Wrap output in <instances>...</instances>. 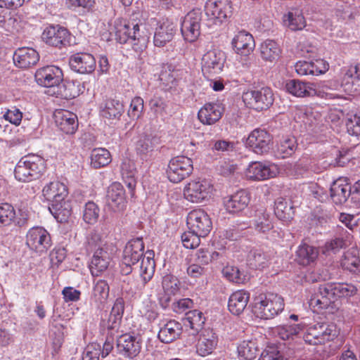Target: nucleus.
Masks as SVG:
<instances>
[{
	"label": "nucleus",
	"instance_id": "nucleus-27",
	"mask_svg": "<svg viewBox=\"0 0 360 360\" xmlns=\"http://www.w3.org/2000/svg\"><path fill=\"white\" fill-rule=\"evenodd\" d=\"M249 202V195L243 190L238 191L224 200V205L226 210L232 214L243 211L247 207Z\"/></svg>",
	"mask_w": 360,
	"mask_h": 360
},
{
	"label": "nucleus",
	"instance_id": "nucleus-50",
	"mask_svg": "<svg viewBox=\"0 0 360 360\" xmlns=\"http://www.w3.org/2000/svg\"><path fill=\"white\" fill-rule=\"evenodd\" d=\"M239 357L245 360H253L256 358L258 347L255 339L245 340L238 346Z\"/></svg>",
	"mask_w": 360,
	"mask_h": 360
},
{
	"label": "nucleus",
	"instance_id": "nucleus-13",
	"mask_svg": "<svg viewBox=\"0 0 360 360\" xmlns=\"http://www.w3.org/2000/svg\"><path fill=\"white\" fill-rule=\"evenodd\" d=\"M201 20L200 9H193L185 15L181 25V32L185 40L193 42L198 38Z\"/></svg>",
	"mask_w": 360,
	"mask_h": 360
},
{
	"label": "nucleus",
	"instance_id": "nucleus-52",
	"mask_svg": "<svg viewBox=\"0 0 360 360\" xmlns=\"http://www.w3.org/2000/svg\"><path fill=\"white\" fill-rule=\"evenodd\" d=\"M185 320L194 332L198 333L202 328L205 322V317L202 311L194 309L186 313Z\"/></svg>",
	"mask_w": 360,
	"mask_h": 360
},
{
	"label": "nucleus",
	"instance_id": "nucleus-64",
	"mask_svg": "<svg viewBox=\"0 0 360 360\" xmlns=\"http://www.w3.org/2000/svg\"><path fill=\"white\" fill-rule=\"evenodd\" d=\"M196 233H193L192 230L184 232L181 235V242L183 245L188 249H194L199 246L200 243V238Z\"/></svg>",
	"mask_w": 360,
	"mask_h": 360
},
{
	"label": "nucleus",
	"instance_id": "nucleus-11",
	"mask_svg": "<svg viewBox=\"0 0 360 360\" xmlns=\"http://www.w3.org/2000/svg\"><path fill=\"white\" fill-rule=\"evenodd\" d=\"M242 98L247 106L257 111L269 108L274 101L272 89L266 86L248 91L243 93Z\"/></svg>",
	"mask_w": 360,
	"mask_h": 360
},
{
	"label": "nucleus",
	"instance_id": "nucleus-26",
	"mask_svg": "<svg viewBox=\"0 0 360 360\" xmlns=\"http://www.w3.org/2000/svg\"><path fill=\"white\" fill-rule=\"evenodd\" d=\"M218 342L217 335L212 329L207 328L202 330L196 345L197 353L205 356L212 354Z\"/></svg>",
	"mask_w": 360,
	"mask_h": 360
},
{
	"label": "nucleus",
	"instance_id": "nucleus-16",
	"mask_svg": "<svg viewBox=\"0 0 360 360\" xmlns=\"http://www.w3.org/2000/svg\"><path fill=\"white\" fill-rule=\"evenodd\" d=\"M225 54L223 51L213 49L207 51L202 58V71L209 78L219 74L224 68Z\"/></svg>",
	"mask_w": 360,
	"mask_h": 360
},
{
	"label": "nucleus",
	"instance_id": "nucleus-39",
	"mask_svg": "<svg viewBox=\"0 0 360 360\" xmlns=\"http://www.w3.org/2000/svg\"><path fill=\"white\" fill-rule=\"evenodd\" d=\"M250 299V294L245 290L233 292L228 302L229 310L234 315L240 314L245 309Z\"/></svg>",
	"mask_w": 360,
	"mask_h": 360
},
{
	"label": "nucleus",
	"instance_id": "nucleus-12",
	"mask_svg": "<svg viewBox=\"0 0 360 360\" xmlns=\"http://www.w3.org/2000/svg\"><path fill=\"white\" fill-rule=\"evenodd\" d=\"M70 37L68 30L60 25H49L41 34V39L46 45L58 49L70 44Z\"/></svg>",
	"mask_w": 360,
	"mask_h": 360
},
{
	"label": "nucleus",
	"instance_id": "nucleus-14",
	"mask_svg": "<svg viewBox=\"0 0 360 360\" xmlns=\"http://www.w3.org/2000/svg\"><path fill=\"white\" fill-rule=\"evenodd\" d=\"M186 224L189 230L202 237H205L212 227L210 217L201 209L191 211L187 216Z\"/></svg>",
	"mask_w": 360,
	"mask_h": 360
},
{
	"label": "nucleus",
	"instance_id": "nucleus-19",
	"mask_svg": "<svg viewBox=\"0 0 360 360\" xmlns=\"http://www.w3.org/2000/svg\"><path fill=\"white\" fill-rule=\"evenodd\" d=\"M271 136L265 130L255 129L249 135L247 139V145L255 153L263 154L270 149Z\"/></svg>",
	"mask_w": 360,
	"mask_h": 360
},
{
	"label": "nucleus",
	"instance_id": "nucleus-44",
	"mask_svg": "<svg viewBox=\"0 0 360 360\" xmlns=\"http://www.w3.org/2000/svg\"><path fill=\"white\" fill-rule=\"evenodd\" d=\"M283 18L284 23L293 31L302 30L306 26L302 10L299 8H292Z\"/></svg>",
	"mask_w": 360,
	"mask_h": 360
},
{
	"label": "nucleus",
	"instance_id": "nucleus-40",
	"mask_svg": "<svg viewBox=\"0 0 360 360\" xmlns=\"http://www.w3.org/2000/svg\"><path fill=\"white\" fill-rule=\"evenodd\" d=\"M110 287L108 282L98 279L94 283L91 301L97 308H101L107 301L109 296Z\"/></svg>",
	"mask_w": 360,
	"mask_h": 360
},
{
	"label": "nucleus",
	"instance_id": "nucleus-59",
	"mask_svg": "<svg viewBox=\"0 0 360 360\" xmlns=\"http://www.w3.org/2000/svg\"><path fill=\"white\" fill-rule=\"evenodd\" d=\"M120 323V320L109 316L107 321L103 320L101 323L103 334L117 337Z\"/></svg>",
	"mask_w": 360,
	"mask_h": 360
},
{
	"label": "nucleus",
	"instance_id": "nucleus-54",
	"mask_svg": "<svg viewBox=\"0 0 360 360\" xmlns=\"http://www.w3.org/2000/svg\"><path fill=\"white\" fill-rule=\"evenodd\" d=\"M297 148L296 139L294 136L283 137L278 146V152L283 158L290 156Z\"/></svg>",
	"mask_w": 360,
	"mask_h": 360
},
{
	"label": "nucleus",
	"instance_id": "nucleus-3",
	"mask_svg": "<svg viewBox=\"0 0 360 360\" xmlns=\"http://www.w3.org/2000/svg\"><path fill=\"white\" fill-rule=\"evenodd\" d=\"M46 170L44 160L37 155L30 154L20 159L15 165L14 175L20 182H30L39 179Z\"/></svg>",
	"mask_w": 360,
	"mask_h": 360
},
{
	"label": "nucleus",
	"instance_id": "nucleus-42",
	"mask_svg": "<svg viewBox=\"0 0 360 360\" xmlns=\"http://www.w3.org/2000/svg\"><path fill=\"white\" fill-rule=\"evenodd\" d=\"M102 117L107 119H120L124 109L123 104L118 100L107 99L100 106Z\"/></svg>",
	"mask_w": 360,
	"mask_h": 360
},
{
	"label": "nucleus",
	"instance_id": "nucleus-61",
	"mask_svg": "<svg viewBox=\"0 0 360 360\" xmlns=\"http://www.w3.org/2000/svg\"><path fill=\"white\" fill-rule=\"evenodd\" d=\"M99 211L96 203L91 201L86 202L83 211V219L85 222L90 224L96 223L99 216Z\"/></svg>",
	"mask_w": 360,
	"mask_h": 360
},
{
	"label": "nucleus",
	"instance_id": "nucleus-20",
	"mask_svg": "<svg viewBox=\"0 0 360 360\" xmlns=\"http://www.w3.org/2000/svg\"><path fill=\"white\" fill-rule=\"evenodd\" d=\"M69 65L71 70L76 72L90 74L96 68V60L90 53H77L70 56Z\"/></svg>",
	"mask_w": 360,
	"mask_h": 360
},
{
	"label": "nucleus",
	"instance_id": "nucleus-37",
	"mask_svg": "<svg viewBox=\"0 0 360 360\" xmlns=\"http://www.w3.org/2000/svg\"><path fill=\"white\" fill-rule=\"evenodd\" d=\"M181 333V324L175 320H170L160 328L158 337L162 342L170 343L179 338Z\"/></svg>",
	"mask_w": 360,
	"mask_h": 360
},
{
	"label": "nucleus",
	"instance_id": "nucleus-41",
	"mask_svg": "<svg viewBox=\"0 0 360 360\" xmlns=\"http://www.w3.org/2000/svg\"><path fill=\"white\" fill-rule=\"evenodd\" d=\"M246 262L250 269L262 270L269 266L270 257L262 250L254 248L249 251Z\"/></svg>",
	"mask_w": 360,
	"mask_h": 360
},
{
	"label": "nucleus",
	"instance_id": "nucleus-28",
	"mask_svg": "<svg viewBox=\"0 0 360 360\" xmlns=\"http://www.w3.org/2000/svg\"><path fill=\"white\" fill-rule=\"evenodd\" d=\"M274 166L262 162H251L246 169V175L249 179L254 180H265L276 175L273 169Z\"/></svg>",
	"mask_w": 360,
	"mask_h": 360
},
{
	"label": "nucleus",
	"instance_id": "nucleus-57",
	"mask_svg": "<svg viewBox=\"0 0 360 360\" xmlns=\"http://www.w3.org/2000/svg\"><path fill=\"white\" fill-rule=\"evenodd\" d=\"M345 124L347 131L350 135L355 136L360 135V112L347 113Z\"/></svg>",
	"mask_w": 360,
	"mask_h": 360
},
{
	"label": "nucleus",
	"instance_id": "nucleus-5",
	"mask_svg": "<svg viewBox=\"0 0 360 360\" xmlns=\"http://www.w3.org/2000/svg\"><path fill=\"white\" fill-rule=\"evenodd\" d=\"M284 309V301L281 296L269 293L259 295L254 300L252 312L260 319H270L281 313Z\"/></svg>",
	"mask_w": 360,
	"mask_h": 360
},
{
	"label": "nucleus",
	"instance_id": "nucleus-43",
	"mask_svg": "<svg viewBox=\"0 0 360 360\" xmlns=\"http://www.w3.org/2000/svg\"><path fill=\"white\" fill-rule=\"evenodd\" d=\"M259 53L262 60L274 63L280 58L281 49L277 42L266 39L260 44Z\"/></svg>",
	"mask_w": 360,
	"mask_h": 360
},
{
	"label": "nucleus",
	"instance_id": "nucleus-47",
	"mask_svg": "<svg viewBox=\"0 0 360 360\" xmlns=\"http://www.w3.org/2000/svg\"><path fill=\"white\" fill-rule=\"evenodd\" d=\"M274 213L276 217L283 221H290L293 217V207L283 198H278L275 201Z\"/></svg>",
	"mask_w": 360,
	"mask_h": 360
},
{
	"label": "nucleus",
	"instance_id": "nucleus-6",
	"mask_svg": "<svg viewBox=\"0 0 360 360\" xmlns=\"http://www.w3.org/2000/svg\"><path fill=\"white\" fill-rule=\"evenodd\" d=\"M99 236L91 233L87 237V248L93 251L95 250L89 265V269L93 276H98L108 267L111 258L106 249L100 247Z\"/></svg>",
	"mask_w": 360,
	"mask_h": 360
},
{
	"label": "nucleus",
	"instance_id": "nucleus-30",
	"mask_svg": "<svg viewBox=\"0 0 360 360\" xmlns=\"http://www.w3.org/2000/svg\"><path fill=\"white\" fill-rule=\"evenodd\" d=\"M176 25L170 20H166L160 22L156 28L154 34V44L155 46L162 47L172 41L176 32Z\"/></svg>",
	"mask_w": 360,
	"mask_h": 360
},
{
	"label": "nucleus",
	"instance_id": "nucleus-49",
	"mask_svg": "<svg viewBox=\"0 0 360 360\" xmlns=\"http://www.w3.org/2000/svg\"><path fill=\"white\" fill-rule=\"evenodd\" d=\"M146 256H143L140 267V276L143 283H147L153 276L155 272V262L153 259V252H146Z\"/></svg>",
	"mask_w": 360,
	"mask_h": 360
},
{
	"label": "nucleus",
	"instance_id": "nucleus-7",
	"mask_svg": "<svg viewBox=\"0 0 360 360\" xmlns=\"http://www.w3.org/2000/svg\"><path fill=\"white\" fill-rule=\"evenodd\" d=\"M338 335L336 326L333 323H317L309 326L303 339L311 345H322L333 340Z\"/></svg>",
	"mask_w": 360,
	"mask_h": 360
},
{
	"label": "nucleus",
	"instance_id": "nucleus-1",
	"mask_svg": "<svg viewBox=\"0 0 360 360\" xmlns=\"http://www.w3.org/2000/svg\"><path fill=\"white\" fill-rule=\"evenodd\" d=\"M357 292V288L352 283H326L320 285L317 292L309 300V305L319 309H326L336 300L349 297Z\"/></svg>",
	"mask_w": 360,
	"mask_h": 360
},
{
	"label": "nucleus",
	"instance_id": "nucleus-10",
	"mask_svg": "<svg viewBox=\"0 0 360 360\" xmlns=\"http://www.w3.org/2000/svg\"><path fill=\"white\" fill-rule=\"evenodd\" d=\"M193 170L192 160L185 155H178L169 160L166 173L168 179L176 184L189 176Z\"/></svg>",
	"mask_w": 360,
	"mask_h": 360
},
{
	"label": "nucleus",
	"instance_id": "nucleus-36",
	"mask_svg": "<svg viewBox=\"0 0 360 360\" xmlns=\"http://www.w3.org/2000/svg\"><path fill=\"white\" fill-rule=\"evenodd\" d=\"M49 210L53 217L60 223L68 221L72 214V205L66 198L58 201L53 200L49 206Z\"/></svg>",
	"mask_w": 360,
	"mask_h": 360
},
{
	"label": "nucleus",
	"instance_id": "nucleus-38",
	"mask_svg": "<svg viewBox=\"0 0 360 360\" xmlns=\"http://www.w3.org/2000/svg\"><path fill=\"white\" fill-rule=\"evenodd\" d=\"M120 172L122 180L127 187L131 192V195H134V189L136 186V169L135 163L129 159L122 161L120 167Z\"/></svg>",
	"mask_w": 360,
	"mask_h": 360
},
{
	"label": "nucleus",
	"instance_id": "nucleus-15",
	"mask_svg": "<svg viewBox=\"0 0 360 360\" xmlns=\"http://www.w3.org/2000/svg\"><path fill=\"white\" fill-rule=\"evenodd\" d=\"M26 244L32 250L45 252L51 245V236L44 228L34 226L27 233Z\"/></svg>",
	"mask_w": 360,
	"mask_h": 360
},
{
	"label": "nucleus",
	"instance_id": "nucleus-46",
	"mask_svg": "<svg viewBox=\"0 0 360 360\" xmlns=\"http://www.w3.org/2000/svg\"><path fill=\"white\" fill-rule=\"evenodd\" d=\"M343 269L353 274H360V259L358 250L350 249L345 252L340 261Z\"/></svg>",
	"mask_w": 360,
	"mask_h": 360
},
{
	"label": "nucleus",
	"instance_id": "nucleus-45",
	"mask_svg": "<svg viewBox=\"0 0 360 360\" xmlns=\"http://www.w3.org/2000/svg\"><path fill=\"white\" fill-rule=\"evenodd\" d=\"M251 226L258 233H265L274 228L270 214L264 210H257Z\"/></svg>",
	"mask_w": 360,
	"mask_h": 360
},
{
	"label": "nucleus",
	"instance_id": "nucleus-29",
	"mask_svg": "<svg viewBox=\"0 0 360 360\" xmlns=\"http://www.w3.org/2000/svg\"><path fill=\"white\" fill-rule=\"evenodd\" d=\"M317 248L306 243H302L297 248L295 255V261L304 266L314 264L319 256Z\"/></svg>",
	"mask_w": 360,
	"mask_h": 360
},
{
	"label": "nucleus",
	"instance_id": "nucleus-17",
	"mask_svg": "<svg viewBox=\"0 0 360 360\" xmlns=\"http://www.w3.org/2000/svg\"><path fill=\"white\" fill-rule=\"evenodd\" d=\"M37 84L44 87L58 86L63 80L62 70L55 65H46L38 69L34 75Z\"/></svg>",
	"mask_w": 360,
	"mask_h": 360
},
{
	"label": "nucleus",
	"instance_id": "nucleus-31",
	"mask_svg": "<svg viewBox=\"0 0 360 360\" xmlns=\"http://www.w3.org/2000/svg\"><path fill=\"white\" fill-rule=\"evenodd\" d=\"M232 45L238 54L248 56L253 51L255 43L251 34L240 31L233 39Z\"/></svg>",
	"mask_w": 360,
	"mask_h": 360
},
{
	"label": "nucleus",
	"instance_id": "nucleus-34",
	"mask_svg": "<svg viewBox=\"0 0 360 360\" xmlns=\"http://www.w3.org/2000/svg\"><path fill=\"white\" fill-rule=\"evenodd\" d=\"M160 144V139L155 134H146L137 141L136 150L142 159L150 155V153Z\"/></svg>",
	"mask_w": 360,
	"mask_h": 360
},
{
	"label": "nucleus",
	"instance_id": "nucleus-63",
	"mask_svg": "<svg viewBox=\"0 0 360 360\" xmlns=\"http://www.w3.org/2000/svg\"><path fill=\"white\" fill-rule=\"evenodd\" d=\"M68 7L76 11L89 12L94 6V0H66Z\"/></svg>",
	"mask_w": 360,
	"mask_h": 360
},
{
	"label": "nucleus",
	"instance_id": "nucleus-23",
	"mask_svg": "<svg viewBox=\"0 0 360 360\" xmlns=\"http://www.w3.org/2000/svg\"><path fill=\"white\" fill-rule=\"evenodd\" d=\"M144 254V243L142 238H136L130 240L125 245L123 251L122 259L127 264H135L136 265L143 257Z\"/></svg>",
	"mask_w": 360,
	"mask_h": 360
},
{
	"label": "nucleus",
	"instance_id": "nucleus-60",
	"mask_svg": "<svg viewBox=\"0 0 360 360\" xmlns=\"http://www.w3.org/2000/svg\"><path fill=\"white\" fill-rule=\"evenodd\" d=\"M139 314L149 322L154 321L158 316L155 305L149 300L143 301L139 307Z\"/></svg>",
	"mask_w": 360,
	"mask_h": 360
},
{
	"label": "nucleus",
	"instance_id": "nucleus-4",
	"mask_svg": "<svg viewBox=\"0 0 360 360\" xmlns=\"http://www.w3.org/2000/svg\"><path fill=\"white\" fill-rule=\"evenodd\" d=\"M337 82H330L327 84L322 86V90L315 88V85L312 83L304 82L299 79H290L285 84L286 91L296 97H312L318 96L326 99H333L338 98V95L328 92V90H335L339 87Z\"/></svg>",
	"mask_w": 360,
	"mask_h": 360
},
{
	"label": "nucleus",
	"instance_id": "nucleus-9",
	"mask_svg": "<svg viewBox=\"0 0 360 360\" xmlns=\"http://www.w3.org/2000/svg\"><path fill=\"white\" fill-rule=\"evenodd\" d=\"M205 11L208 20L221 25L233 15L232 2L231 0H207Z\"/></svg>",
	"mask_w": 360,
	"mask_h": 360
},
{
	"label": "nucleus",
	"instance_id": "nucleus-18",
	"mask_svg": "<svg viewBox=\"0 0 360 360\" xmlns=\"http://www.w3.org/2000/svg\"><path fill=\"white\" fill-rule=\"evenodd\" d=\"M116 347L120 354L126 358L133 359L141 352V339L127 333L122 335L117 338Z\"/></svg>",
	"mask_w": 360,
	"mask_h": 360
},
{
	"label": "nucleus",
	"instance_id": "nucleus-22",
	"mask_svg": "<svg viewBox=\"0 0 360 360\" xmlns=\"http://www.w3.org/2000/svg\"><path fill=\"white\" fill-rule=\"evenodd\" d=\"M55 123L58 129L67 134H73L78 127L77 117L75 114L65 110H57L54 112Z\"/></svg>",
	"mask_w": 360,
	"mask_h": 360
},
{
	"label": "nucleus",
	"instance_id": "nucleus-25",
	"mask_svg": "<svg viewBox=\"0 0 360 360\" xmlns=\"http://www.w3.org/2000/svg\"><path fill=\"white\" fill-rule=\"evenodd\" d=\"M107 202L114 212L123 210L126 207V200L123 186L115 182L112 184L107 191Z\"/></svg>",
	"mask_w": 360,
	"mask_h": 360
},
{
	"label": "nucleus",
	"instance_id": "nucleus-58",
	"mask_svg": "<svg viewBox=\"0 0 360 360\" xmlns=\"http://www.w3.org/2000/svg\"><path fill=\"white\" fill-rule=\"evenodd\" d=\"M345 245V241L342 236H335L326 242L322 247V252L324 255H330L335 254L343 248Z\"/></svg>",
	"mask_w": 360,
	"mask_h": 360
},
{
	"label": "nucleus",
	"instance_id": "nucleus-56",
	"mask_svg": "<svg viewBox=\"0 0 360 360\" xmlns=\"http://www.w3.org/2000/svg\"><path fill=\"white\" fill-rule=\"evenodd\" d=\"M15 216V210L11 204H0V226L11 225L14 221Z\"/></svg>",
	"mask_w": 360,
	"mask_h": 360
},
{
	"label": "nucleus",
	"instance_id": "nucleus-33",
	"mask_svg": "<svg viewBox=\"0 0 360 360\" xmlns=\"http://www.w3.org/2000/svg\"><path fill=\"white\" fill-rule=\"evenodd\" d=\"M67 186L62 182L55 180L46 184L42 189V195L48 201L62 200L68 197Z\"/></svg>",
	"mask_w": 360,
	"mask_h": 360
},
{
	"label": "nucleus",
	"instance_id": "nucleus-35",
	"mask_svg": "<svg viewBox=\"0 0 360 360\" xmlns=\"http://www.w3.org/2000/svg\"><path fill=\"white\" fill-rule=\"evenodd\" d=\"M341 86L347 91H356L360 86V64L348 67L344 72Z\"/></svg>",
	"mask_w": 360,
	"mask_h": 360
},
{
	"label": "nucleus",
	"instance_id": "nucleus-62",
	"mask_svg": "<svg viewBox=\"0 0 360 360\" xmlns=\"http://www.w3.org/2000/svg\"><path fill=\"white\" fill-rule=\"evenodd\" d=\"M180 282L178 278L172 275L167 274L162 278V286L163 291L169 295H176L179 291Z\"/></svg>",
	"mask_w": 360,
	"mask_h": 360
},
{
	"label": "nucleus",
	"instance_id": "nucleus-48",
	"mask_svg": "<svg viewBox=\"0 0 360 360\" xmlns=\"http://www.w3.org/2000/svg\"><path fill=\"white\" fill-rule=\"evenodd\" d=\"M90 158L91 165L95 169L105 167L112 161L110 153L104 148L93 149Z\"/></svg>",
	"mask_w": 360,
	"mask_h": 360
},
{
	"label": "nucleus",
	"instance_id": "nucleus-55",
	"mask_svg": "<svg viewBox=\"0 0 360 360\" xmlns=\"http://www.w3.org/2000/svg\"><path fill=\"white\" fill-rule=\"evenodd\" d=\"M222 274L227 280L234 283L242 284L247 281L244 272H241L236 266H226L223 269Z\"/></svg>",
	"mask_w": 360,
	"mask_h": 360
},
{
	"label": "nucleus",
	"instance_id": "nucleus-24",
	"mask_svg": "<svg viewBox=\"0 0 360 360\" xmlns=\"http://www.w3.org/2000/svg\"><path fill=\"white\" fill-rule=\"evenodd\" d=\"M39 55L36 50L28 47L18 49L13 54L14 64L22 69L29 68L37 63Z\"/></svg>",
	"mask_w": 360,
	"mask_h": 360
},
{
	"label": "nucleus",
	"instance_id": "nucleus-2",
	"mask_svg": "<svg viewBox=\"0 0 360 360\" xmlns=\"http://www.w3.org/2000/svg\"><path fill=\"white\" fill-rule=\"evenodd\" d=\"M112 30L115 33L117 41L120 44L129 43L136 52H141L146 47L148 38L142 34L137 23H130L123 19H117Z\"/></svg>",
	"mask_w": 360,
	"mask_h": 360
},
{
	"label": "nucleus",
	"instance_id": "nucleus-32",
	"mask_svg": "<svg viewBox=\"0 0 360 360\" xmlns=\"http://www.w3.org/2000/svg\"><path fill=\"white\" fill-rule=\"evenodd\" d=\"M351 194V186L344 179L334 181L330 188V196L333 202L338 205L347 202Z\"/></svg>",
	"mask_w": 360,
	"mask_h": 360
},
{
	"label": "nucleus",
	"instance_id": "nucleus-53",
	"mask_svg": "<svg viewBox=\"0 0 360 360\" xmlns=\"http://www.w3.org/2000/svg\"><path fill=\"white\" fill-rule=\"evenodd\" d=\"M176 72L174 71L172 65L165 64L162 66L159 79L166 89H172L176 84Z\"/></svg>",
	"mask_w": 360,
	"mask_h": 360
},
{
	"label": "nucleus",
	"instance_id": "nucleus-8",
	"mask_svg": "<svg viewBox=\"0 0 360 360\" xmlns=\"http://www.w3.org/2000/svg\"><path fill=\"white\" fill-rule=\"evenodd\" d=\"M213 186L205 178L191 179L184 187V198L189 202L200 203L208 200L212 195Z\"/></svg>",
	"mask_w": 360,
	"mask_h": 360
},
{
	"label": "nucleus",
	"instance_id": "nucleus-21",
	"mask_svg": "<svg viewBox=\"0 0 360 360\" xmlns=\"http://www.w3.org/2000/svg\"><path fill=\"white\" fill-rule=\"evenodd\" d=\"M224 107L219 103H207L198 112V119L204 125H213L220 120Z\"/></svg>",
	"mask_w": 360,
	"mask_h": 360
},
{
	"label": "nucleus",
	"instance_id": "nucleus-51",
	"mask_svg": "<svg viewBox=\"0 0 360 360\" xmlns=\"http://www.w3.org/2000/svg\"><path fill=\"white\" fill-rule=\"evenodd\" d=\"M302 330L300 324L279 326L274 333L283 340H294Z\"/></svg>",
	"mask_w": 360,
	"mask_h": 360
}]
</instances>
